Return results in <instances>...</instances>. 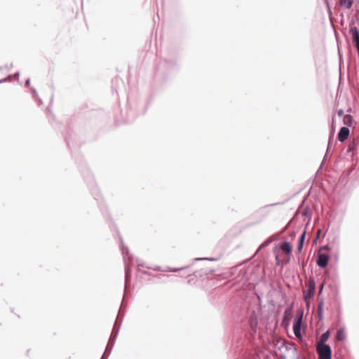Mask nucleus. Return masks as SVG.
Returning a JSON list of instances; mask_svg holds the SVG:
<instances>
[{
    "mask_svg": "<svg viewBox=\"0 0 359 359\" xmlns=\"http://www.w3.org/2000/svg\"><path fill=\"white\" fill-rule=\"evenodd\" d=\"M321 250L330 251L331 248L329 246V245H325L320 247V251H321Z\"/></svg>",
    "mask_w": 359,
    "mask_h": 359,
    "instance_id": "obj_19",
    "label": "nucleus"
},
{
    "mask_svg": "<svg viewBox=\"0 0 359 359\" xmlns=\"http://www.w3.org/2000/svg\"><path fill=\"white\" fill-rule=\"evenodd\" d=\"M323 287H324V285L322 284L321 286H320V293L322 292V291L323 290Z\"/></svg>",
    "mask_w": 359,
    "mask_h": 359,
    "instance_id": "obj_27",
    "label": "nucleus"
},
{
    "mask_svg": "<svg viewBox=\"0 0 359 359\" xmlns=\"http://www.w3.org/2000/svg\"><path fill=\"white\" fill-rule=\"evenodd\" d=\"M329 259L330 255L328 254L321 253L319 252L318 254L316 264L320 268L324 269L327 266Z\"/></svg>",
    "mask_w": 359,
    "mask_h": 359,
    "instance_id": "obj_7",
    "label": "nucleus"
},
{
    "mask_svg": "<svg viewBox=\"0 0 359 359\" xmlns=\"http://www.w3.org/2000/svg\"><path fill=\"white\" fill-rule=\"evenodd\" d=\"M302 323V315L297 316L293 322V332L296 337L302 338L301 327Z\"/></svg>",
    "mask_w": 359,
    "mask_h": 359,
    "instance_id": "obj_6",
    "label": "nucleus"
},
{
    "mask_svg": "<svg viewBox=\"0 0 359 359\" xmlns=\"http://www.w3.org/2000/svg\"><path fill=\"white\" fill-rule=\"evenodd\" d=\"M341 159H339V158H336V160L334 161V165H333V169L335 170V166L337 164L341 162Z\"/></svg>",
    "mask_w": 359,
    "mask_h": 359,
    "instance_id": "obj_20",
    "label": "nucleus"
},
{
    "mask_svg": "<svg viewBox=\"0 0 359 359\" xmlns=\"http://www.w3.org/2000/svg\"><path fill=\"white\" fill-rule=\"evenodd\" d=\"M123 301H124V299L122 301V304H121V308H120V310H119V312H118L116 320V322L114 323V326L112 332H111L110 338L109 339L108 344H107V347L105 348V353H107L108 355H109L110 353H111V351L112 350V348H113L114 344L115 341H116V337L118 335L119 328L121 327V323H118V320L119 316L121 314V311H122V309L123 308Z\"/></svg>",
    "mask_w": 359,
    "mask_h": 359,
    "instance_id": "obj_2",
    "label": "nucleus"
},
{
    "mask_svg": "<svg viewBox=\"0 0 359 359\" xmlns=\"http://www.w3.org/2000/svg\"><path fill=\"white\" fill-rule=\"evenodd\" d=\"M319 359H332V348L328 344L319 345L316 348Z\"/></svg>",
    "mask_w": 359,
    "mask_h": 359,
    "instance_id": "obj_5",
    "label": "nucleus"
},
{
    "mask_svg": "<svg viewBox=\"0 0 359 359\" xmlns=\"http://www.w3.org/2000/svg\"><path fill=\"white\" fill-rule=\"evenodd\" d=\"M279 205V203H273V204H271L269 205L270 206H275V205Z\"/></svg>",
    "mask_w": 359,
    "mask_h": 359,
    "instance_id": "obj_28",
    "label": "nucleus"
},
{
    "mask_svg": "<svg viewBox=\"0 0 359 359\" xmlns=\"http://www.w3.org/2000/svg\"><path fill=\"white\" fill-rule=\"evenodd\" d=\"M323 305H324L323 300H321L318 302L317 313H318V317L320 320H322L323 318Z\"/></svg>",
    "mask_w": 359,
    "mask_h": 359,
    "instance_id": "obj_11",
    "label": "nucleus"
},
{
    "mask_svg": "<svg viewBox=\"0 0 359 359\" xmlns=\"http://www.w3.org/2000/svg\"><path fill=\"white\" fill-rule=\"evenodd\" d=\"M281 250L286 254L289 255L292 252V246L289 242H284L280 245Z\"/></svg>",
    "mask_w": 359,
    "mask_h": 359,
    "instance_id": "obj_10",
    "label": "nucleus"
},
{
    "mask_svg": "<svg viewBox=\"0 0 359 359\" xmlns=\"http://www.w3.org/2000/svg\"><path fill=\"white\" fill-rule=\"evenodd\" d=\"M95 200H98V198H97V196H95Z\"/></svg>",
    "mask_w": 359,
    "mask_h": 359,
    "instance_id": "obj_29",
    "label": "nucleus"
},
{
    "mask_svg": "<svg viewBox=\"0 0 359 359\" xmlns=\"http://www.w3.org/2000/svg\"><path fill=\"white\" fill-rule=\"evenodd\" d=\"M320 234H321V229H318L317 233H316V239H318L320 236Z\"/></svg>",
    "mask_w": 359,
    "mask_h": 359,
    "instance_id": "obj_22",
    "label": "nucleus"
},
{
    "mask_svg": "<svg viewBox=\"0 0 359 359\" xmlns=\"http://www.w3.org/2000/svg\"><path fill=\"white\" fill-rule=\"evenodd\" d=\"M291 316V311L288 309H287L284 312V316L283 319L282 324H284L285 323H287L290 318Z\"/></svg>",
    "mask_w": 359,
    "mask_h": 359,
    "instance_id": "obj_15",
    "label": "nucleus"
},
{
    "mask_svg": "<svg viewBox=\"0 0 359 359\" xmlns=\"http://www.w3.org/2000/svg\"><path fill=\"white\" fill-rule=\"evenodd\" d=\"M136 262L137 264V270L138 271H140V266L146 267L147 269H153L154 271H168V272H177L181 270L188 268V266L182 267V268H171V267L167 266L165 269H162L161 266H151L145 265L144 264H141V263H140L138 259H136Z\"/></svg>",
    "mask_w": 359,
    "mask_h": 359,
    "instance_id": "obj_3",
    "label": "nucleus"
},
{
    "mask_svg": "<svg viewBox=\"0 0 359 359\" xmlns=\"http://www.w3.org/2000/svg\"><path fill=\"white\" fill-rule=\"evenodd\" d=\"M344 121L345 122H349L351 121V116H349V115H346L345 117H344Z\"/></svg>",
    "mask_w": 359,
    "mask_h": 359,
    "instance_id": "obj_21",
    "label": "nucleus"
},
{
    "mask_svg": "<svg viewBox=\"0 0 359 359\" xmlns=\"http://www.w3.org/2000/svg\"><path fill=\"white\" fill-rule=\"evenodd\" d=\"M287 226H288V224H287V225H286V226H285L282 229V231H281L278 234L276 235V237H277L278 235H280V234L283 233V232H285V230H286V229H287Z\"/></svg>",
    "mask_w": 359,
    "mask_h": 359,
    "instance_id": "obj_23",
    "label": "nucleus"
},
{
    "mask_svg": "<svg viewBox=\"0 0 359 359\" xmlns=\"http://www.w3.org/2000/svg\"><path fill=\"white\" fill-rule=\"evenodd\" d=\"M308 215V211L307 210H304L303 212H302V216L303 217H306Z\"/></svg>",
    "mask_w": 359,
    "mask_h": 359,
    "instance_id": "obj_25",
    "label": "nucleus"
},
{
    "mask_svg": "<svg viewBox=\"0 0 359 359\" xmlns=\"http://www.w3.org/2000/svg\"><path fill=\"white\" fill-rule=\"evenodd\" d=\"M307 287V290L303 292L304 300L306 302V304H309V300L314 296L316 292V283L313 278L311 277L309 278Z\"/></svg>",
    "mask_w": 359,
    "mask_h": 359,
    "instance_id": "obj_4",
    "label": "nucleus"
},
{
    "mask_svg": "<svg viewBox=\"0 0 359 359\" xmlns=\"http://www.w3.org/2000/svg\"><path fill=\"white\" fill-rule=\"evenodd\" d=\"M337 339L338 341H344L346 338V334L344 332V330L343 328H339L337 332Z\"/></svg>",
    "mask_w": 359,
    "mask_h": 359,
    "instance_id": "obj_12",
    "label": "nucleus"
},
{
    "mask_svg": "<svg viewBox=\"0 0 359 359\" xmlns=\"http://www.w3.org/2000/svg\"><path fill=\"white\" fill-rule=\"evenodd\" d=\"M327 159V158H323V161H322V163H321V164H320V168H319V169H321V168H322L323 165H324V163L326 162Z\"/></svg>",
    "mask_w": 359,
    "mask_h": 359,
    "instance_id": "obj_26",
    "label": "nucleus"
},
{
    "mask_svg": "<svg viewBox=\"0 0 359 359\" xmlns=\"http://www.w3.org/2000/svg\"><path fill=\"white\" fill-rule=\"evenodd\" d=\"M108 353H105V351L104 352V354L102 355L101 359H107L109 355H107Z\"/></svg>",
    "mask_w": 359,
    "mask_h": 359,
    "instance_id": "obj_24",
    "label": "nucleus"
},
{
    "mask_svg": "<svg viewBox=\"0 0 359 359\" xmlns=\"http://www.w3.org/2000/svg\"><path fill=\"white\" fill-rule=\"evenodd\" d=\"M201 260H212V261H216L217 260L215 258H211V257H205V258H196L194 259V261H201Z\"/></svg>",
    "mask_w": 359,
    "mask_h": 359,
    "instance_id": "obj_17",
    "label": "nucleus"
},
{
    "mask_svg": "<svg viewBox=\"0 0 359 359\" xmlns=\"http://www.w3.org/2000/svg\"><path fill=\"white\" fill-rule=\"evenodd\" d=\"M330 331L327 330L320 336V345L326 344L325 342L327 341V339L330 337Z\"/></svg>",
    "mask_w": 359,
    "mask_h": 359,
    "instance_id": "obj_13",
    "label": "nucleus"
},
{
    "mask_svg": "<svg viewBox=\"0 0 359 359\" xmlns=\"http://www.w3.org/2000/svg\"><path fill=\"white\" fill-rule=\"evenodd\" d=\"M306 230H304L299 238V241L304 242L306 238Z\"/></svg>",
    "mask_w": 359,
    "mask_h": 359,
    "instance_id": "obj_18",
    "label": "nucleus"
},
{
    "mask_svg": "<svg viewBox=\"0 0 359 359\" xmlns=\"http://www.w3.org/2000/svg\"><path fill=\"white\" fill-rule=\"evenodd\" d=\"M304 242L298 241L297 251L301 252L304 246Z\"/></svg>",
    "mask_w": 359,
    "mask_h": 359,
    "instance_id": "obj_16",
    "label": "nucleus"
},
{
    "mask_svg": "<svg viewBox=\"0 0 359 359\" xmlns=\"http://www.w3.org/2000/svg\"><path fill=\"white\" fill-rule=\"evenodd\" d=\"M121 242V251L125 262V291L126 290L130 278H131V266L133 265V258L129 255V251L127 247H125Z\"/></svg>",
    "mask_w": 359,
    "mask_h": 359,
    "instance_id": "obj_1",
    "label": "nucleus"
},
{
    "mask_svg": "<svg viewBox=\"0 0 359 359\" xmlns=\"http://www.w3.org/2000/svg\"><path fill=\"white\" fill-rule=\"evenodd\" d=\"M276 239V236L273 235L267 238L258 248L257 252L262 248L267 247L270 243H271L274 240Z\"/></svg>",
    "mask_w": 359,
    "mask_h": 359,
    "instance_id": "obj_9",
    "label": "nucleus"
},
{
    "mask_svg": "<svg viewBox=\"0 0 359 359\" xmlns=\"http://www.w3.org/2000/svg\"><path fill=\"white\" fill-rule=\"evenodd\" d=\"M349 129L346 127H342L340 130H339V133H338V136H337V138L338 140L340 141V142H344L345 141L348 135H349Z\"/></svg>",
    "mask_w": 359,
    "mask_h": 359,
    "instance_id": "obj_8",
    "label": "nucleus"
},
{
    "mask_svg": "<svg viewBox=\"0 0 359 359\" xmlns=\"http://www.w3.org/2000/svg\"><path fill=\"white\" fill-rule=\"evenodd\" d=\"M353 3V0H340V5L346 8H350Z\"/></svg>",
    "mask_w": 359,
    "mask_h": 359,
    "instance_id": "obj_14",
    "label": "nucleus"
}]
</instances>
